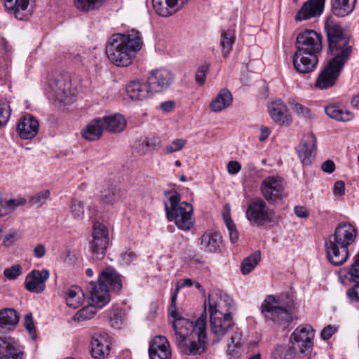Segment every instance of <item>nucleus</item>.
Returning a JSON list of instances; mask_svg holds the SVG:
<instances>
[{
  "mask_svg": "<svg viewBox=\"0 0 359 359\" xmlns=\"http://www.w3.org/2000/svg\"><path fill=\"white\" fill-rule=\"evenodd\" d=\"M174 320L175 341L180 351L187 355L203 353L208 344L205 309L195 323L189 322L180 316Z\"/></svg>",
  "mask_w": 359,
  "mask_h": 359,
  "instance_id": "f257e3e1",
  "label": "nucleus"
},
{
  "mask_svg": "<svg viewBox=\"0 0 359 359\" xmlns=\"http://www.w3.org/2000/svg\"><path fill=\"white\" fill-rule=\"evenodd\" d=\"M143 45L142 34L136 29L114 34L109 39L105 53L108 60L117 67H128Z\"/></svg>",
  "mask_w": 359,
  "mask_h": 359,
  "instance_id": "f03ea898",
  "label": "nucleus"
},
{
  "mask_svg": "<svg viewBox=\"0 0 359 359\" xmlns=\"http://www.w3.org/2000/svg\"><path fill=\"white\" fill-rule=\"evenodd\" d=\"M329 52L332 58L327 62L343 70L353 53V43L351 36L342 27L328 18L325 23Z\"/></svg>",
  "mask_w": 359,
  "mask_h": 359,
  "instance_id": "7ed1b4c3",
  "label": "nucleus"
},
{
  "mask_svg": "<svg viewBox=\"0 0 359 359\" xmlns=\"http://www.w3.org/2000/svg\"><path fill=\"white\" fill-rule=\"evenodd\" d=\"M356 229L349 223L341 222L337 225L334 233L325 241L326 256L334 266L343 264L348 257V246L355 240Z\"/></svg>",
  "mask_w": 359,
  "mask_h": 359,
  "instance_id": "20e7f679",
  "label": "nucleus"
},
{
  "mask_svg": "<svg viewBox=\"0 0 359 359\" xmlns=\"http://www.w3.org/2000/svg\"><path fill=\"white\" fill-rule=\"evenodd\" d=\"M165 194L168 198V201L164 202L168 219L174 221L180 229L189 231L194 224L192 205L185 201L180 202V195L176 191H167Z\"/></svg>",
  "mask_w": 359,
  "mask_h": 359,
  "instance_id": "39448f33",
  "label": "nucleus"
},
{
  "mask_svg": "<svg viewBox=\"0 0 359 359\" xmlns=\"http://www.w3.org/2000/svg\"><path fill=\"white\" fill-rule=\"evenodd\" d=\"M47 93L49 99L69 104L75 101L77 90L72 86L69 73H51L48 76Z\"/></svg>",
  "mask_w": 359,
  "mask_h": 359,
  "instance_id": "423d86ee",
  "label": "nucleus"
},
{
  "mask_svg": "<svg viewBox=\"0 0 359 359\" xmlns=\"http://www.w3.org/2000/svg\"><path fill=\"white\" fill-rule=\"evenodd\" d=\"M261 313L266 320L285 324L291 319L290 305L280 297L268 295L261 305Z\"/></svg>",
  "mask_w": 359,
  "mask_h": 359,
  "instance_id": "0eeeda50",
  "label": "nucleus"
},
{
  "mask_svg": "<svg viewBox=\"0 0 359 359\" xmlns=\"http://www.w3.org/2000/svg\"><path fill=\"white\" fill-rule=\"evenodd\" d=\"M209 313L210 322V332L214 335L213 344H217L226 334L229 330L231 329L235 323L231 313L228 310L222 313L217 309V304H213L209 299Z\"/></svg>",
  "mask_w": 359,
  "mask_h": 359,
  "instance_id": "6e6552de",
  "label": "nucleus"
},
{
  "mask_svg": "<svg viewBox=\"0 0 359 359\" xmlns=\"http://www.w3.org/2000/svg\"><path fill=\"white\" fill-rule=\"evenodd\" d=\"M247 219L253 224L262 226L273 220L274 211L262 198L251 199L245 210Z\"/></svg>",
  "mask_w": 359,
  "mask_h": 359,
  "instance_id": "1a4fd4ad",
  "label": "nucleus"
},
{
  "mask_svg": "<svg viewBox=\"0 0 359 359\" xmlns=\"http://www.w3.org/2000/svg\"><path fill=\"white\" fill-rule=\"evenodd\" d=\"M263 198L269 203H275L286 196L283 180L278 176H268L260 185Z\"/></svg>",
  "mask_w": 359,
  "mask_h": 359,
  "instance_id": "9d476101",
  "label": "nucleus"
},
{
  "mask_svg": "<svg viewBox=\"0 0 359 359\" xmlns=\"http://www.w3.org/2000/svg\"><path fill=\"white\" fill-rule=\"evenodd\" d=\"M92 236L90 250L93 257L98 260L102 259L105 255L109 244L108 229L103 224L95 222L93 225Z\"/></svg>",
  "mask_w": 359,
  "mask_h": 359,
  "instance_id": "9b49d317",
  "label": "nucleus"
},
{
  "mask_svg": "<svg viewBox=\"0 0 359 359\" xmlns=\"http://www.w3.org/2000/svg\"><path fill=\"white\" fill-rule=\"evenodd\" d=\"M322 35L316 31L306 29L297 37V50L319 55L322 51Z\"/></svg>",
  "mask_w": 359,
  "mask_h": 359,
  "instance_id": "f8f14e48",
  "label": "nucleus"
},
{
  "mask_svg": "<svg viewBox=\"0 0 359 359\" xmlns=\"http://www.w3.org/2000/svg\"><path fill=\"white\" fill-rule=\"evenodd\" d=\"M174 80L172 73L166 69H158L151 72L147 78L149 87L153 93H161L168 89Z\"/></svg>",
  "mask_w": 359,
  "mask_h": 359,
  "instance_id": "ddd939ff",
  "label": "nucleus"
},
{
  "mask_svg": "<svg viewBox=\"0 0 359 359\" xmlns=\"http://www.w3.org/2000/svg\"><path fill=\"white\" fill-rule=\"evenodd\" d=\"M314 336L313 330L311 326H299L291 335L292 347H297L302 353L309 352L312 349V339Z\"/></svg>",
  "mask_w": 359,
  "mask_h": 359,
  "instance_id": "4468645a",
  "label": "nucleus"
},
{
  "mask_svg": "<svg viewBox=\"0 0 359 359\" xmlns=\"http://www.w3.org/2000/svg\"><path fill=\"white\" fill-rule=\"evenodd\" d=\"M292 63L298 73L309 74L316 69L318 63V55L296 50L293 55Z\"/></svg>",
  "mask_w": 359,
  "mask_h": 359,
  "instance_id": "2eb2a0df",
  "label": "nucleus"
},
{
  "mask_svg": "<svg viewBox=\"0 0 359 359\" xmlns=\"http://www.w3.org/2000/svg\"><path fill=\"white\" fill-rule=\"evenodd\" d=\"M341 72V69L327 62L317 77L316 87L320 90L332 88L336 83Z\"/></svg>",
  "mask_w": 359,
  "mask_h": 359,
  "instance_id": "dca6fc26",
  "label": "nucleus"
},
{
  "mask_svg": "<svg viewBox=\"0 0 359 359\" xmlns=\"http://www.w3.org/2000/svg\"><path fill=\"white\" fill-rule=\"evenodd\" d=\"M50 273L48 269H34L25 278V288L30 292L41 293L46 289V281Z\"/></svg>",
  "mask_w": 359,
  "mask_h": 359,
  "instance_id": "f3484780",
  "label": "nucleus"
},
{
  "mask_svg": "<svg viewBox=\"0 0 359 359\" xmlns=\"http://www.w3.org/2000/svg\"><path fill=\"white\" fill-rule=\"evenodd\" d=\"M39 123L32 114H27L19 120L17 133L22 140H32L39 133Z\"/></svg>",
  "mask_w": 359,
  "mask_h": 359,
  "instance_id": "a211bd4d",
  "label": "nucleus"
},
{
  "mask_svg": "<svg viewBox=\"0 0 359 359\" xmlns=\"http://www.w3.org/2000/svg\"><path fill=\"white\" fill-rule=\"evenodd\" d=\"M88 290L93 307L102 308L109 302L110 295L107 285H102L99 281L90 282Z\"/></svg>",
  "mask_w": 359,
  "mask_h": 359,
  "instance_id": "6ab92c4d",
  "label": "nucleus"
},
{
  "mask_svg": "<svg viewBox=\"0 0 359 359\" xmlns=\"http://www.w3.org/2000/svg\"><path fill=\"white\" fill-rule=\"evenodd\" d=\"M6 8L19 20L31 15L36 0H2Z\"/></svg>",
  "mask_w": 359,
  "mask_h": 359,
  "instance_id": "aec40b11",
  "label": "nucleus"
},
{
  "mask_svg": "<svg viewBox=\"0 0 359 359\" xmlns=\"http://www.w3.org/2000/svg\"><path fill=\"white\" fill-rule=\"evenodd\" d=\"M325 0H307L295 15L297 21L320 16L324 10Z\"/></svg>",
  "mask_w": 359,
  "mask_h": 359,
  "instance_id": "412c9836",
  "label": "nucleus"
},
{
  "mask_svg": "<svg viewBox=\"0 0 359 359\" xmlns=\"http://www.w3.org/2000/svg\"><path fill=\"white\" fill-rule=\"evenodd\" d=\"M316 149V138L313 133H309L302 142L297 147L298 156L303 165H309L313 158V153Z\"/></svg>",
  "mask_w": 359,
  "mask_h": 359,
  "instance_id": "4be33fe9",
  "label": "nucleus"
},
{
  "mask_svg": "<svg viewBox=\"0 0 359 359\" xmlns=\"http://www.w3.org/2000/svg\"><path fill=\"white\" fill-rule=\"evenodd\" d=\"M149 354L150 359H170L171 351L167 339L163 336L154 337L150 344Z\"/></svg>",
  "mask_w": 359,
  "mask_h": 359,
  "instance_id": "5701e85b",
  "label": "nucleus"
},
{
  "mask_svg": "<svg viewBox=\"0 0 359 359\" xmlns=\"http://www.w3.org/2000/svg\"><path fill=\"white\" fill-rule=\"evenodd\" d=\"M110 344L104 334L93 335L90 344V353L94 359H104L110 353Z\"/></svg>",
  "mask_w": 359,
  "mask_h": 359,
  "instance_id": "b1692460",
  "label": "nucleus"
},
{
  "mask_svg": "<svg viewBox=\"0 0 359 359\" xmlns=\"http://www.w3.org/2000/svg\"><path fill=\"white\" fill-rule=\"evenodd\" d=\"M269 112L271 118L278 125L288 126L292 121L287 106L280 100L269 104Z\"/></svg>",
  "mask_w": 359,
  "mask_h": 359,
  "instance_id": "393cba45",
  "label": "nucleus"
},
{
  "mask_svg": "<svg viewBox=\"0 0 359 359\" xmlns=\"http://www.w3.org/2000/svg\"><path fill=\"white\" fill-rule=\"evenodd\" d=\"M201 249L210 253L219 252L222 248V236L215 231L205 232L200 238Z\"/></svg>",
  "mask_w": 359,
  "mask_h": 359,
  "instance_id": "a878e982",
  "label": "nucleus"
},
{
  "mask_svg": "<svg viewBox=\"0 0 359 359\" xmlns=\"http://www.w3.org/2000/svg\"><path fill=\"white\" fill-rule=\"evenodd\" d=\"M128 96L135 101H142L149 97L153 93L149 87V84L136 80L130 82L126 86Z\"/></svg>",
  "mask_w": 359,
  "mask_h": 359,
  "instance_id": "bb28decb",
  "label": "nucleus"
},
{
  "mask_svg": "<svg viewBox=\"0 0 359 359\" xmlns=\"http://www.w3.org/2000/svg\"><path fill=\"white\" fill-rule=\"evenodd\" d=\"M102 285H107L108 290L118 292L122 289L120 275L112 268L104 269L99 276L98 280Z\"/></svg>",
  "mask_w": 359,
  "mask_h": 359,
  "instance_id": "cd10ccee",
  "label": "nucleus"
},
{
  "mask_svg": "<svg viewBox=\"0 0 359 359\" xmlns=\"http://www.w3.org/2000/svg\"><path fill=\"white\" fill-rule=\"evenodd\" d=\"M232 100L231 92L225 88L222 89L210 103V109L213 112L222 111L231 104Z\"/></svg>",
  "mask_w": 359,
  "mask_h": 359,
  "instance_id": "c85d7f7f",
  "label": "nucleus"
},
{
  "mask_svg": "<svg viewBox=\"0 0 359 359\" xmlns=\"http://www.w3.org/2000/svg\"><path fill=\"white\" fill-rule=\"evenodd\" d=\"M103 130L101 118H95L82 130L81 135L86 140L95 141L101 137Z\"/></svg>",
  "mask_w": 359,
  "mask_h": 359,
  "instance_id": "c756f323",
  "label": "nucleus"
},
{
  "mask_svg": "<svg viewBox=\"0 0 359 359\" xmlns=\"http://www.w3.org/2000/svg\"><path fill=\"white\" fill-rule=\"evenodd\" d=\"M104 130L109 133H119L126 126V120L121 114H115L101 118Z\"/></svg>",
  "mask_w": 359,
  "mask_h": 359,
  "instance_id": "7c9ffc66",
  "label": "nucleus"
},
{
  "mask_svg": "<svg viewBox=\"0 0 359 359\" xmlns=\"http://www.w3.org/2000/svg\"><path fill=\"white\" fill-rule=\"evenodd\" d=\"M357 0H331L332 13L338 17H344L353 12Z\"/></svg>",
  "mask_w": 359,
  "mask_h": 359,
  "instance_id": "2f4dec72",
  "label": "nucleus"
},
{
  "mask_svg": "<svg viewBox=\"0 0 359 359\" xmlns=\"http://www.w3.org/2000/svg\"><path fill=\"white\" fill-rule=\"evenodd\" d=\"M20 316L13 309H5L0 311V328L11 330L19 322Z\"/></svg>",
  "mask_w": 359,
  "mask_h": 359,
  "instance_id": "473e14b6",
  "label": "nucleus"
},
{
  "mask_svg": "<svg viewBox=\"0 0 359 359\" xmlns=\"http://www.w3.org/2000/svg\"><path fill=\"white\" fill-rule=\"evenodd\" d=\"M121 194L118 189L113 184H109L102 191L100 201L105 207L113 206L114 203L121 200Z\"/></svg>",
  "mask_w": 359,
  "mask_h": 359,
  "instance_id": "72a5a7b5",
  "label": "nucleus"
},
{
  "mask_svg": "<svg viewBox=\"0 0 359 359\" xmlns=\"http://www.w3.org/2000/svg\"><path fill=\"white\" fill-rule=\"evenodd\" d=\"M326 114L339 121H349L353 118V114L347 109H344L336 105H329L325 107Z\"/></svg>",
  "mask_w": 359,
  "mask_h": 359,
  "instance_id": "f704fd0d",
  "label": "nucleus"
},
{
  "mask_svg": "<svg viewBox=\"0 0 359 359\" xmlns=\"http://www.w3.org/2000/svg\"><path fill=\"white\" fill-rule=\"evenodd\" d=\"M65 299L69 307L76 309L83 301V292L80 287L73 285L67 289Z\"/></svg>",
  "mask_w": 359,
  "mask_h": 359,
  "instance_id": "c9c22d12",
  "label": "nucleus"
},
{
  "mask_svg": "<svg viewBox=\"0 0 359 359\" xmlns=\"http://www.w3.org/2000/svg\"><path fill=\"white\" fill-rule=\"evenodd\" d=\"M171 3L170 0H152L154 9L162 17L170 16L177 12Z\"/></svg>",
  "mask_w": 359,
  "mask_h": 359,
  "instance_id": "e433bc0d",
  "label": "nucleus"
},
{
  "mask_svg": "<svg viewBox=\"0 0 359 359\" xmlns=\"http://www.w3.org/2000/svg\"><path fill=\"white\" fill-rule=\"evenodd\" d=\"M296 347L277 345L271 353L272 359H294Z\"/></svg>",
  "mask_w": 359,
  "mask_h": 359,
  "instance_id": "4c0bfd02",
  "label": "nucleus"
},
{
  "mask_svg": "<svg viewBox=\"0 0 359 359\" xmlns=\"http://www.w3.org/2000/svg\"><path fill=\"white\" fill-rule=\"evenodd\" d=\"M261 260V253L256 251L243 259L241 265V270L243 275L250 273Z\"/></svg>",
  "mask_w": 359,
  "mask_h": 359,
  "instance_id": "58836bf2",
  "label": "nucleus"
},
{
  "mask_svg": "<svg viewBox=\"0 0 359 359\" xmlns=\"http://www.w3.org/2000/svg\"><path fill=\"white\" fill-rule=\"evenodd\" d=\"M235 41V36L232 31H224L221 36L220 45L222 48V55L227 57L231 51L232 46Z\"/></svg>",
  "mask_w": 359,
  "mask_h": 359,
  "instance_id": "ea45409f",
  "label": "nucleus"
},
{
  "mask_svg": "<svg viewBox=\"0 0 359 359\" xmlns=\"http://www.w3.org/2000/svg\"><path fill=\"white\" fill-rule=\"evenodd\" d=\"M192 285H194V282L190 278H186L183 280V283L181 285H178V284L177 285L175 292L171 297V303H170L169 310H168L170 315L172 318H177V316H179V314L177 313V311H176V301H177V294H178L180 290L182 287H191Z\"/></svg>",
  "mask_w": 359,
  "mask_h": 359,
  "instance_id": "a19ab883",
  "label": "nucleus"
},
{
  "mask_svg": "<svg viewBox=\"0 0 359 359\" xmlns=\"http://www.w3.org/2000/svg\"><path fill=\"white\" fill-rule=\"evenodd\" d=\"M22 355L23 351L18 343L8 349L0 351V359H22Z\"/></svg>",
  "mask_w": 359,
  "mask_h": 359,
  "instance_id": "79ce46f5",
  "label": "nucleus"
},
{
  "mask_svg": "<svg viewBox=\"0 0 359 359\" xmlns=\"http://www.w3.org/2000/svg\"><path fill=\"white\" fill-rule=\"evenodd\" d=\"M104 0H74L75 6L80 11H89L98 8Z\"/></svg>",
  "mask_w": 359,
  "mask_h": 359,
  "instance_id": "37998d69",
  "label": "nucleus"
},
{
  "mask_svg": "<svg viewBox=\"0 0 359 359\" xmlns=\"http://www.w3.org/2000/svg\"><path fill=\"white\" fill-rule=\"evenodd\" d=\"M71 212L73 217L76 219H81L84 216V203L77 199H74L71 202Z\"/></svg>",
  "mask_w": 359,
  "mask_h": 359,
  "instance_id": "c03bdc74",
  "label": "nucleus"
},
{
  "mask_svg": "<svg viewBox=\"0 0 359 359\" xmlns=\"http://www.w3.org/2000/svg\"><path fill=\"white\" fill-rule=\"evenodd\" d=\"M292 110L300 116L305 118L310 119L313 117L311 111L306 107L301 104L300 103L292 102H290Z\"/></svg>",
  "mask_w": 359,
  "mask_h": 359,
  "instance_id": "a18cd8bd",
  "label": "nucleus"
},
{
  "mask_svg": "<svg viewBox=\"0 0 359 359\" xmlns=\"http://www.w3.org/2000/svg\"><path fill=\"white\" fill-rule=\"evenodd\" d=\"M95 315L93 307H83L74 316V319L77 321H83L92 318Z\"/></svg>",
  "mask_w": 359,
  "mask_h": 359,
  "instance_id": "49530a36",
  "label": "nucleus"
},
{
  "mask_svg": "<svg viewBox=\"0 0 359 359\" xmlns=\"http://www.w3.org/2000/svg\"><path fill=\"white\" fill-rule=\"evenodd\" d=\"M210 69V64L204 62L198 67L196 73V81L198 85H203L205 81L206 75Z\"/></svg>",
  "mask_w": 359,
  "mask_h": 359,
  "instance_id": "de8ad7c7",
  "label": "nucleus"
},
{
  "mask_svg": "<svg viewBox=\"0 0 359 359\" xmlns=\"http://www.w3.org/2000/svg\"><path fill=\"white\" fill-rule=\"evenodd\" d=\"M22 273V268L20 264H15L6 268L4 271V276L8 280H15Z\"/></svg>",
  "mask_w": 359,
  "mask_h": 359,
  "instance_id": "09e8293b",
  "label": "nucleus"
},
{
  "mask_svg": "<svg viewBox=\"0 0 359 359\" xmlns=\"http://www.w3.org/2000/svg\"><path fill=\"white\" fill-rule=\"evenodd\" d=\"M49 196L50 191L48 190L39 192L31 198L30 203L32 205L40 207L45 203L46 200L49 197Z\"/></svg>",
  "mask_w": 359,
  "mask_h": 359,
  "instance_id": "8fccbe9b",
  "label": "nucleus"
},
{
  "mask_svg": "<svg viewBox=\"0 0 359 359\" xmlns=\"http://www.w3.org/2000/svg\"><path fill=\"white\" fill-rule=\"evenodd\" d=\"M187 144V140L184 139H176L173 140L170 144L166 146L165 150L167 153H173L181 150Z\"/></svg>",
  "mask_w": 359,
  "mask_h": 359,
  "instance_id": "3c124183",
  "label": "nucleus"
},
{
  "mask_svg": "<svg viewBox=\"0 0 359 359\" xmlns=\"http://www.w3.org/2000/svg\"><path fill=\"white\" fill-rule=\"evenodd\" d=\"M27 201L25 198L20 197L17 198H12L8 201H6L4 205H1V207H4L8 210H13L15 208L21 205H24L26 203Z\"/></svg>",
  "mask_w": 359,
  "mask_h": 359,
  "instance_id": "603ef678",
  "label": "nucleus"
},
{
  "mask_svg": "<svg viewBox=\"0 0 359 359\" xmlns=\"http://www.w3.org/2000/svg\"><path fill=\"white\" fill-rule=\"evenodd\" d=\"M242 334L240 331H235L231 337V343L228 344V351L230 353L241 344Z\"/></svg>",
  "mask_w": 359,
  "mask_h": 359,
  "instance_id": "864d4df0",
  "label": "nucleus"
},
{
  "mask_svg": "<svg viewBox=\"0 0 359 359\" xmlns=\"http://www.w3.org/2000/svg\"><path fill=\"white\" fill-rule=\"evenodd\" d=\"M346 294L352 302H359V283H355L354 285L347 290Z\"/></svg>",
  "mask_w": 359,
  "mask_h": 359,
  "instance_id": "5fc2aeb1",
  "label": "nucleus"
},
{
  "mask_svg": "<svg viewBox=\"0 0 359 359\" xmlns=\"http://www.w3.org/2000/svg\"><path fill=\"white\" fill-rule=\"evenodd\" d=\"M24 325L26 330L31 334H34L36 332V329L34 326V323L32 318V313H28L25 316L24 320ZM32 338L35 339L34 336L32 335Z\"/></svg>",
  "mask_w": 359,
  "mask_h": 359,
  "instance_id": "6e6d98bb",
  "label": "nucleus"
},
{
  "mask_svg": "<svg viewBox=\"0 0 359 359\" xmlns=\"http://www.w3.org/2000/svg\"><path fill=\"white\" fill-rule=\"evenodd\" d=\"M19 238V232L15 230H11L4 239V244L10 246L13 244Z\"/></svg>",
  "mask_w": 359,
  "mask_h": 359,
  "instance_id": "4d7b16f0",
  "label": "nucleus"
},
{
  "mask_svg": "<svg viewBox=\"0 0 359 359\" xmlns=\"http://www.w3.org/2000/svg\"><path fill=\"white\" fill-rule=\"evenodd\" d=\"M227 229L231 242L236 243L238 240V232L233 221H229Z\"/></svg>",
  "mask_w": 359,
  "mask_h": 359,
  "instance_id": "13d9d810",
  "label": "nucleus"
},
{
  "mask_svg": "<svg viewBox=\"0 0 359 359\" xmlns=\"http://www.w3.org/2000/svg\"><path fill=\"white\" fill-rule=\"evenodd\" d=\"M16 343L18 342L11 337H0V351L8 349L9 347L15 346Z\"/></svg>",
  "mask_w": 359,
  "mask_h": 359,
  "instance_id": "bf43d9fd",
  "label": "nucleus"
},
{
  "mask_svg": "<svg viewBox=\"0 0 359 359\" xmlns=\"http://www.w3.org/2000/svg\"><path fill=\"white\" fill-rule=\"evenodd\" d=\"M351 279L354 283H359V262H354L349 271Z\"/></svg>",
  "mask_w": 359,
  "mask_h": 359,
  "instance_id": "052dcab7",
  "label": "nucleus"
},
{
  "mask_svg": "<svg viewBox=\"0 0 359 359\" xmlns=\"http://www.w3.org/2000/svg\"><path fill=\"white\" fill-rule=\"evenodd\" d=\"M337 332V327L329 325L326 326L321 332V337L324 340H327Z\"/></svg>",
  "mask_w": 359,
  "mask_h": 359,
  "instance_id": "680f3d73",
  "label": "nucleus"
},
{
  "mask_svg": "<svg viewBox=\"0 0 359 359\" xmlns=\"http://www.w3.org/2000/svg\"><path fill=\"white\" fill-rule=\"evenodd\" d=\"M241 170V165L236 161H231L227 164V171L231 175H236Z\"/></svg>",
  "mask_w": 359,
  "mask_h": 359,
  "instance_id": "e2e57ef3",
  "label": "nucleus"
},
{
  "mask_svg": "<svg viewBox=\"0 0 359 359\" xmlns=\"http://www.w3.org/2000/svg\"><path fill=\"white\" fill-rule=\"evenodd\" d=\"M333 192L334 196H341L345 194V184L343 181L339 180L334 184Z\"/></svg>",
  "mask_w": 359,
  "mask_h": 359,
  "instance_id": "0e129e2a",
  "label": "nucleus"
},
{
  "mask_svg": "<svg viewBox=\"0 0 359 359\" xmlns=\"http://www.w3.org/2000/svg\"><path fill=\"white\" fill-rule=\"evenodd\" d=\"M9 116L10 112L6 109L4 104H0V128L7 123Z\"/></svg>",
  "mask_w": 359,
  "mask_h": 359,
  "instance_id": "69168bd1",
  "label": "nucleus"
},
{
  "mask_svg": "<svg viewBox=\"0 0 359 359\" xmlns=\"http://www.w3.org/2000/svg\"><path fill=\"white\" fill-rule=\"evenodd\" d=\"M323 171L327 173H332L335 170V164L332 160H327L321 165Z\"/></svg>",
  "mask_w": 359,
  "mask_h": 359,
  "instance_id": "338daca9",
  "label": "nucleus"
},
{
  "mask_svg": "<svg viewBox=\"0 0 359 359\" xmlns=\"http://www.w3.org/2000/svg\"><path fill=\"white\" fill-rule=\"evenodd\" d=\"M294 213L297 217L302 218L307 217L309 215L307 208L304 206H296L294 208Z\"/></svg>",
  "mask_w": 359,
  "mask_h": 359,
  "instance_id": "774afa93",
  "label": "nucleus"
}]
</instances>
